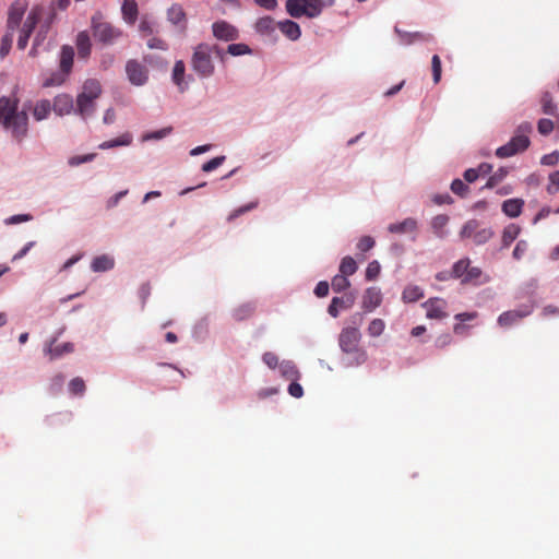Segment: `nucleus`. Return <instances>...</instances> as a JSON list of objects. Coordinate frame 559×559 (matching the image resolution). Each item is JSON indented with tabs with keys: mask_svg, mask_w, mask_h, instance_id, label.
I'll return each mask as SVG.
<instances>
[{
	"mask_svg": "<svg viewBox=\"0 0 559 559\" xmlns=\"http://www.w3.org/2000/svg\"><path fill=\"white\" fill-rule=\"evenodd\" d=\"M213 36L218 40L234 41L239 38V31L226 21H217L212 25Z\"/></svg>",
	"mask_w": 559,
	"mask_h": 559,
	"instance_id": "obj_9",
	"label": "nucleus"
},
{
	"mask_svg": "<svg viewBox=\"0 0 559 559\" xmlns=\"http://www.w3.org/2000/svg\"><path fill=\"white\" fill-rule=\"evenodd\" d=\"M74 350V345L70 342L63 343L61 345L52 346V344L45 350L50 360L57 359L64 354L72 353Z\"/></svg>",
	"mask_w": 559,
	"mask_h": 559,
	"instance_id": "obj_30",
	"label": "nucleus"
},
{
	"mask_svg": "<svg viewBox=\"0 0 559 559\" xmlns=\"http://www.w3.org/2000/svg\"><path fill=\"white\" fill-rule=\"evenodd\" d=\"M306 4L307 17L313 19L319 16L325 3L322 0H302Z\"/></svg>",
	"mask_w": 559,
	"mask_h": 559,
	"instance_id": "obj_36",
	"label": "nucleus"
},
{
	"mask_svg": "<svg viewBox=\"0 0 559 559\" xmlns=\"http://www.w3.org/2000/svg\"><path fill=\"white\" fill-rule=\"evenodd\" d=\"M543 111L546 115H555L557 106L554 104L549 93H545L542 97Z\"/></svg>",
	"mask_w": 559,
	"mask_h": 559,
	"instance_id": "obj_51",
	"label": "nucleus"
},
{
	"mask_svg": "<svg viewBox=\"0 0 559 559\" xmlns=\"http://www.w3.org/2000/svg\"><path fill=\"white\" fill-rule=\"evenodd\" d=\"M126 73H127L129 82L135 86H142L148 80L147 68L134 59L127 61Z\"/></svg>",
	"mask_w": 559,
	"mask_h": 559,
	"instance_id": "obj_7",
	"label": "nucleus"
},
{
	"mask_svg": "<svg viewBox=\"0 0 559 559\" xmlns=\"http://www.w3.org/2000/svg\"><path fill=\"white\" fill-rule=\"evenodd\" d=\"M167 20L179 28L181 33L187 29V15L181 4L174 3L167 10Z\"/></svg>",
	"mask_w": 559,
	"mask_h": 559,
	"instance_id": "obj_14",
	"label": "nucleus"
},
{
	"mask_svg": "<svg viewBox=\"0 0 559 559\" xmlns=\"http://www.w3.org/2000/svg\"><path fill=\"white\" fill-rule=\"evenodd\" d=\"M80 94L94 99L98 98L102 94L100 83L95 79L86 80Z\"/></svg>",
	"mask_w": 559,
	"mask_h": 559,
	"instance_id": "obj_29",
	"label": "nucleus"
},
{
	"mask_svg": "<svg viewBox=\"0 0 559 559\" xmlns=\"http://www.w3.org/2000/svg\"><path fill=\"white\" fill-rule=\"evenodd\" d=\"M254 28L261 35H271L275 32L276 25L271 16H263L255 22Z\"/></svg>",
	"mask_w": 559,
	"mask_h": 559,
	"instance_id": "obj_28",
	"label": "nucleus"
},
{
	"mask_svg": "<svg viewBox=\"0 0 559 559\" xmlns=\"http://www.w3.org/2000/svg\"><path fill=\"white\" fill-rule=\"evenodd\" d=\"M258 206V201H252L246 205H242L236 210H234L227 217V221L228 222H233L235 221L237 217H239L240 215L249 212V211H252L254 210L255 207Z\"/></svg>",
	"mask_w": 559,
	"mask_h": 559,
	"instance_id": "obj_46",
	"label": "nucleus"
},
{
	"mask_svg": "<svg viewBox=\"0 0 559 559\" xmlns=\"http://www.w3.org/2000/svg\"><path fill=\"white\" fill-rule=\"evenodd\" d=\"M281 371L289 380H295L299 377V372L293 362H283L281 365Z\"/></svg>",
	"mask_w": 559,
	"mask_h": 559,
	"instance_id": "obj_49",
	"label": "nucleus"
},
{
	"mask_svg": "<svg viewBox=\"0 0 559 559\" xmlns=\"http://www.w3.org/2000/svg\"><path fill=\"white\" fill-rule=\"evenodd\" d=\"M537 129L542 135H548L554 130V122L550 119H540L537 123Z\"/></svg>",
	"mask_w": 559,
	"mask_h": 559,
	"instance_id": "obj_56",
	"label": "nucleus"
},
{
	"mask_svg": "<svg viewBox=\"0 0 559 559\" xmlns=\"http://www.w3.org/2000/svg\"><path fill=\"white\" fill-rule=\"evenodd\" d=\"M430 39V35H427V34H424V33H419V32H416V33H413V34H405L403 37H402V40L404 44H412L416 40H429Z\"/></svg>",
	"mask_w": 559,
	"mask_h": 559,
	"instance_id": "obj_58",
	"label": "nucleus"
},
{
	"mask_svg": "<svg viewBox=\"0 0 559 559\" xmlns=\"http://www.w3.org/2000/svg\"><path fill=\"white\" fill-rule=\"evenodd\" d=\"M224 160H225L224 156L214 157V158L210 159L209 162H206V163H204L202 165V170L205 171V173L213 171L217 167H219L223 164Z\"/></svg>",
	"mask_w": 559,
	"mask_h": 559,
	"instance_id": "obj_57",
	"label": "nucleus"
},
{
	"mask_svg": "<svg viewBox=\"0 0 559 559\" xmlns=\"http://www.w3.org/2000/svg\"><path fill=\"white\" fill-rule=\"evenodd\" d=\"M528 250V243L526 240H520L518 241V243L515 245V248L513 250V258L515 260H521L527 252Z\"/></svg>",
	"mask_w": 559,
	"mask_h": 559,
	"instance_id": "obj_55",
	"label": "nucleus"
},
{
	"mask_svg": "<svg viewBox=\"0 0 559 559\" xmlns=\"http://www.w3.org/2000/svg\"><path fill=\"white\" fill-rule=\"evenodd\" d=\"M481 277H483L481 270L477 266L469 265L467 267L466 275L463 277V284H468V283L480 284V283L488 282V277H485L483 281H481Z\"/></svg>",
	"mask_w": 559,
	"mask_h": 559,
	"instance_id": "obj_35",
	"label": "nucleus"
},
{
	"mask_svg": "<svg viewBox=\"0 0 559 559\" xmlns=\"http://www.w3.org/2000/svg\"><path fill=\"white\" fill-rule=\"evenodd\" d=\"M382 302V293L379 287H368L364 295L361 306L365 311L370 312L378 308Z\"/></svg>",
	"mask_w": 559,
	"mask_h": 559,
	"instance_id": "obj_12",
	"label": "nucleus"
},
{
	"mask_svg": "<svg viewBox=\"0 0 559 559\" xmlns=\"http://www.w3.org/2000/svg\"><path fill=\"white\" fill-rule=\"evenodd\" d=\"M357 271V263L356 261L347 255L344 257L340 264V273L346 276L353 275Z\"/></svg>",
	"mask_w": 559,
	"mask_h": 559,
	"instance_id": "obj_40",
	"label": "nucleus"
},
{
	"mask_svg": "<svg viewBox=\"0 0 559 559\" xmlns=\"http://www.w3.org/2000/svg\"><path fill=\"white\" fill-rule=\"evenodd\" d=\"M521 233V227L516 224H509L504 227L501 237V248H509L510 245L518 238Z\"/></svg>",
	"mask_w": 559,
	"mask_h": 559,
	"instance_id": "obj_23",
	"label": "nucleus"
},
{
	"mask_svg": "<svg viewBox=\"0 0 559 559\" xmlns=\"http://www.w3.org/2000/svg\"><path fill=\"white\" fill-rule=\"evenodd\" d=\"M254 312V307L251 304H245L239 307H237L234 312L233 317L236 321H243L249 319Z\"/></svg>",
	"mask_w": 559,
	"mask_h": 559,
	"instance_id": "obj_37",
	"label": "nucleus"
},
{
	"mask_svg": "<svg viewBox=\"0 0 559 559\" xmlns=\"http://www.w3.org/2000/svg\"><path fill=\"white\" fill-rule=\"evenodd\" d=\"M421 307L426 309V317L428 319L442 320L448 317V302L442 298H429Z\"/></svg>",
	"mask_w": 559,
	"mask_h": 559,
	"instance_id": "obj_8",
	"label": "nucleus"
},
{
	"mask_svg": "<svg viewBox=\"0 0 559 559\" xmlns=\"http://www.w3.org/2000/svg\"><path fill=\"white\" fill-rule=\"evenodd\" d=\"M139 31L143 37L152 36L155 32V23L144 17L139 24Z\"/></svg>",
	"mask_w": 559,
	"mask_h": 559,
	"instance_id": "obj_48",
	"label": "nucleus"
},
{
	"mask_svg": "<svg viewBox=\"0 0 559 559\" xmlns=\"http://www.w3.org/2000/svg\"><path fill=\"white\" fill-rule=\"evenodd\" d=\"M38 22V14L32 11L23 23L17 38V48L24 50L28 44L31 34Z\"/></svg>",
	"mask_w": 559,
	"mask_h": 559,
	"instance_id": "obj_11",
	"label": "nucleus"
},
{
	"mask_svg": "<svg viewBox=\"0 0 559 559\" xmlns=\"http://www.w3.org/2000/svg\"><path fill=\"white\" fill-rule=\"evenodd\" d=\"M114 265H115V260L107 254H103V255L96 257L92 261L91 269L94 272H106V271L111 270L114 267Z\"/></svg>",
	"mask_w": 559,
	"mask_h": 559,
	"instance_id": "obj_25",
	"label": "nucleus"
},
{
	"mask_svg": "<svg viewBox=\"0 0 559 559\" xmlns=\"http://www.w3.org/2000/svg\"><path fill=\"white\" fill-rule=\"evenodd\" d=\"M431 69L433 82L437 84L440 82L441 79V60L438 55H433L431 58Z\"/></svg>",
	"mask_w": 559,
	"mask_h": 559,
	"instance_id": "obj_54",
	"label": "nucleus"
},
{
	"mask_svg": "<svg viewBox=\"0 0 559 559\" xmlns=\"http://www.w3.org/2000/svg\"><path fill=\"white\" fill-rule=\"evenodd\" d=\"M13 35L14 32L9 29H7V33L3 35L0 44V55L2 57H5L10 52L13 43Z\"/></svg>",
	"mask_w": 559,
	"mask_h": 559,
	"instance_id": "obj_43",
	"label": "nucleus"
},
{
	"mask_svg": "<svg viewBox=\"0 0 559 559\" xmlns=\"http://www.w3.org/2000/svg\"><path fill=\"white\" fill-rule=\"evenodd\" d=\"M74 59V49L71 46H62L60 51L59 68L68 75L71 73Z\"/></svg>",
	"mask_w": 559,
	"mask_h": 559,
	"instance_id": "obj_19",
	"label": "nucleus"
},
{
	"mask_svg": "<svg viewBox=\"0 0 559 559\" xmlns=\"http://www.w3.org/2000/svg\"><path fill=\"white\" fill-rule=\"evenodd\" d=\"M355 298L353 295L344 297H334L328 307V312L332 318H337L340 309H349L353 307Z\"/></svg>",
	"mask_w": 559,
	"mask_h": 559,
	"instance_id": "obj_16",
	"label": "nucleus"
},
{
	"mask_svg": "<svg viewBox=\"0 0 559 559\" xmlns=\"http://www.w3.org/2000/svg\"><path fill=\"white\" fill-rule=\"evenodd\" d=\"M331 286L335 293H341L350 286V282L346 275L337 274L332 278Z\"/></svg>",
	"mask_w": 559,
	"mask_h": 559,
	"instance_id": "obj_41",
	"label": "nucleus"
},
{
	"mask_svg": "<svg viewBox=\"0 0 559 559\" xmlns=\"http://www.w3.org/2000/svg\"><path fill=\"white\" fill-rule=\"evenodd\" d=\"M265 365H267L270 368L274 369L278 364V357L271 352H266L263 354L262 357Z\"/></svg>",
	"mask_w": 559,
	"mask_h": 559,
	"instance_id": "obj_64",
	"label": "nucleus"
},
{
	"mask_svg": "<svg viewBox=\"0 0 559 559\" xmlns=\"http://www.w3.org/2000/svg\"><path fill=\"white\" fill-rule=\"evenodd\" d=\"M361 334L358 326H346L338 335V345L347 355H350V364L361 365L367 360V353L359 346Z\"/></svg>",
	"mask_w": 559,
	"mask_h": 559,
	"instance_id": "obj_4",
	"label": "nucleus"
},
{
	"mask_svg": "<svg viewBox=\"0 0 559 559\" xmlns=\"http://www.w3.org/2000/svg\"><path fill=\"white\" fill-rule=\"evenodd\" d=\"M171 131H173L171 127H166L158 131H153V132L146 133L143 135V141L160 140V139L165 138L166 135L170 134Z\"/></svg>",
	"mask_w": 559,
	"mask_h": 559,
	"instance_id": "obj_53",
	"label": "nucleus"
},
{
	"mask_svg": "<svg viewBox=\"0 0 559 559\" xmlns=\"http://www.w3.org/2000/svg\"><path fill=\"white\" fill-rule=\"evenodd\" d=\"M121 11L124 21L129 24H133L138 17V3L135 0H124Z\"/></svg>",
	"mask_w": 559,
	"mask_h": 559,
	"instance_id": "obj_26",
	"label": "nucleus"
},
{
	"mask_svg": "<svg viewBox=\"0 0 559 559\" xmlns=\"http://www.w3.org/2000/svg\"><path fill=\"white\" fill-rule=\"evenodd\" d=\"M471 261L469 259H461L457 262H455L452 266V275L453 278H461L463 282V277L466 275L467 267L469 266Z\"/></svg>",
	"mask_w": 559,
	"mask_h": 559,
	"instance_id": "obj_39",
	"label": "nucleus"
},
{
	"mask_svg": "<svg viewBox=\"0 0 559 559\" xmlns=\"http://www.w3.org/2000/svg\"><path fill=\"white\" fill-rule=\"evenodd\" d=\"M531 312H532L531 307H525L524 309H521V310H510V311L502 312L498 317V324L502 328H509L512 324L519 322L523 318L531 314Z\"/></svg>",
	"mask_w": 559,
	"mask_h": 559,
	"instance_id": "obj_13",
	"label": "nucleus"
},
{
	"mask_svg": "<svg viewBox=\"0 0 559 559\" xmlns=\"http://www.w3.org/2000/svg\"><path fill=\"white\" fill-rule=\"evenodd\" d=\"M417 221L413 217H407L403 222L390 224L388 230L392 234H412L417 230Z\"/></svg>",
	"mask_w": 559,
	"mask_h": 559,
	"instance_id": "obj_17",
	"label": "nucleus"
},
{
	"mask_svg": "<svg viewBox=\"0 0 559 559\" xmlns=\"http://www.w3.org/2000/svg\"><path fill=\"white\" fill-rule=\"evenodd\" d=\"M132 143V135L129 132H126L118 136L117 139L105 141L99 144L100 150L112 148L116 146H128Z\"/></svg>",
	"mask_w": 559,
	"mask_h": 559,
	"instance_id": "obj_31",
	"label": "nucleus"
},
{
	"mask_svg": "<svg viewBox=\"0 0 559 559\" xmlns=\"http://www.w3.org/2000/svg\"><path fill=\"white\" fill-rule=\"evenodd\" d=\"M523 206L524 201L522 199H509L502 203L501 209L507 216L514 218L521 215Z\"/></svg>",
	"mask_w": 559,
	"mask_h": 559,
	"instance_id": "obj_20",
	"label": "nucleus"
},
{
	"mask_svg": "<svg viewBox=\"0 0 559 559\" xmlns=\"http://www.w3.org/2000/svg\"><path fill=\"white\" fill-rule=\"evenodd\" d=\"M227 53L231 56H243L251 53V49L248 45L239 43V44H230L227 47Z\"/></svg>",
	"mask_w": 559,
	"mask_h": 559,
	"instance_id": "obj_45",
	"label": "nucleus"
},
{
	"mask_svg": "<svg viewBox=\"0 0 559 559\" xmlns=\"http://www.w3.org/2000/svg\"><path fill=\"white\" fill-rule=\"evenodd\" d=\"M277 26L281 32L290 40H297L301 35L300 26L292 20L280 22Z\"/></svg>",
	"mask_w": 559,
	"mask_h": 559,
	"instance_id": "obj_22",
	"label": "nucleus"
},
{
	"mask_svg": "<svg viewBox=\"0 0 559 559\" xmlns=\"http://www.w3.org/2000/svg\"><path fill=\"white\" fill-rule=\"evenodd\" d=\"M508 175V169L504 167L499 168L495 174H492L487 180L485 188L491 189L500 183Z\"/></svg>",
	"mask_w": 559,
	"mask_h": 559,
	"instance_id": "obj_42",
	"label": "nucleus"
},
{
	"mask_svg": "<svg viewBox=\"0 0 559 559\" xmlns=\"http://www.w3.org/2000/svg\"><path fill=\"white\" fill-rule=\"evenodd\" d=\"M285 7L292 17L307 16L306 4L302 0H287Z\"/></svg>",
	"mask_w": 559,
	"mask_h": 559,
	"instance_id": "obj_27",
	"label": "nucleus"
},
{
	"mask_svg": "<svg viewBox=\"0 0 559 559\" xmlns=\"http://www.w3.org/2000/svg\"><path fill=\"white\" fill-rule=\"evenodd\" d=\"M19 103L15 96L0 97V126L21 143L28 135L29 118L25 109L19 110Z\"/></svg>",
	"mask_w": 559,
	"mask_h": 559,
	"instance_id": "obj_1",
	"label": "nucleus"
},
{
	"mask_svg": "<svg viewBox=\"0 0 559 559\" xmlns=\"http://www.w3.org/2000/svg\"><path fill=\"white\" fill-rule=\"evenodd\" d=\"M26 9L27 3L24 0H16L11 4L8 13L7 29L15 32L20 27Z\"/></svg>",
	"mask_w": 559,
	"mask_h": 559,
	"instance_id": "obj_10",
	"label": "nucleus"
},
{
	"mask_svg": "<svg viewBox=\"0 0 559 559\" xmlns=\"http://www.w3.org/2000/svg\"><path fill=\"white\" fill-rule=\"evenodd\" d=\"M85 389V382L80 377H75L69 382V391L73 395H83Z\"/></svg>",
	"mask_w": 559,
	"mask_h": 559,
	"instance_id": "obj_44",
	"label": "nucleus"
},
{
	"mask_svg": "<svg viewBox=\"0 0 559 559\" xmlns=\"http://www.w3.org/2000/svg\"><path fill=\"white\" fill-rule=\"evenodd\" d=\"M91 39L86 32H80L76 36L78 55L82 59H86L91 55Z\"/></svg>",
	"mask_w": 559,
	"mask_h": 559,
	"instance_id": "obj_24",
	"label": "nucleus"
},
{
	"mask_svg": "<svg viewBox=\"0 0 559 559\" xmlns=\"http://www.w3.org/2000/svg\"><path fill=\"white\" fill-rule=\"evenodd\" d=\"M381 271V266L377 260H373L369 262L367 269H366V280L367 281H373L376 280Z\"/></svg>",
	"mask_w": 559,
	"mask_h": 559,
	"instance_id": "obj_52",
	"label": "nucleus"
},
{
	"mask_svg": "<svg viewBox=\"0 0 559 559\" xmlns=\"http://www.w3.org/2000/svg\"><path fill=\"white\" fill-rule=\"evenodd\" d=\"M147 47L150 49H160V50H166L167 49V44L160 39V38H157V37H151L148 40H147Z\"/></svg>",
	"mask_w": 559,
	"mask_h": 559,
	"instance_id": "obj_63",
	"label": "nucleus"
},
{
	"mask_svg": "<svg viewBox=\"0 0 559 559\" xmlns=\"http://www.w3.org/2000/svg\"><path fill=\"white\" fill-rule=\"evenodd\" d=\"M329 289H330L329 283L325 281H321L317 284V286L314 288V294L317 297L322 298V297L328 296Z\"/></svg>",
	"mask_w": 559,
	"mask_h": 559,
	"instance_id": "obj_62",
	"label": "nucleus"
},
{
	"mask_svg": "<svg viewBox=\"0 0 559 559\" xmlns=\"http://www.w3.org/2000/svg\"><path fill=\"white\" fill-rule=\"evenodd\" d=\"M51 103L48 99L37 100L32 108L33 117L36 121L45 120L49 117L51 112Z\"/></svg>",
	"mask_w": 559,
	"mask_h": 559,
	"instance_id": "obj_21",
	"label": "nucleus"
},
{
	"mask_svg": "<svg viewBox=\"0 0 559 559\" xmlns=\"http://www.w3.org/2000/svg\"><path fill=\"white\" fill-rule=\"evenodd\" d=\"M532 132V123L523 121L515 128L509 142L496 150V156L499 158H508L525 152L531 145L530 135Z\"/></svg>",
	"mask_w": 559,
	"mask_h": 559,
	"instance_id": "obj_3",
	"label": "nucleus"
},
{
	"mask_svg": "<svg viewBox=\"0 0 559 559\" xmlns=\"http://www.w3.org/2000/svg\"><path fill=\"white\" fill-rule=\"evenodd\" d=\"M385 328V323L382 319H373L368 326V333L372 337L380 336Z\"/></svg>",
	"mask_w": 559,
	"mask_h": 559,
	"instance_id": "obj_47",
	"label": "nucleus"
},
{
	"mask_svg": "<svg viewBox=\"0 0 559 559\" xmlns=\"http://www.w3.org/2000/svg\"><path fill=\"white\" fill-rule=\"evenodd\" d=\"M424 297V290L417 285H408L402 293L404 302H415Z\"/></svg>",
	"mask_w": 559,
	"mask_h": 559,
	"instance_id": "obj_32",
	"label": "nucleus"
},
{
	"mask_svg": "<svg viewBox=\"0 0 559 559\" xmlns=\"http://www.w3.org/2000/svg\"><path fill=\"white\" fill-rule=\"evenodd\" d=\"M69 75L63 71L59 70L57 72L51 73L47 79H45L43 86L51 87L59 86L63 84Z\"/></svg>",
	"mask_w": 559,
	"mask_h": 559,
	"instance_id": "obj_38",
	"label": "nucleus"
},
{
	"mask_svg": "<svg viewBox=\"0 0 559 559\" xmlns=\"http://www.w3.org/2000/svg\"><path fill=\"white\" fill-rule=\"evenodd\" d=\"M448 223H449L448 215L440 214V215L435 216L431 219V228L433 230V234L439 238H443L445 236L444 228L448 225Z\"/></svg>",
	"mask_w": 559,
	"mask_h": 559,
	"instance_id": "obj_33",
	"label": "nucleus"
},
{
	"mask_svg": "<svg viewBox=\"0 0 559 559\" xmlns=\"http://www.w3.org/2000/svg\"><path fill=\"white\" fill-rule=\"evenodd\" d=\"M94 102H95L94 98L86 97L82 94H79L78 98H76V110L75 111L84 119L90 117L95 111V103Z\"/></svg>",
	"mask_w": 559,
	"mask_h": 559,
	"instance_id": "obj_18",
	"label": "nucleus"
},
{
	"mask_svg": "<svg viewBox=\"0 0 559 559\" xmlns=\"http://www.w3.org/2000/svg\"><path fill=\"white\" fill-rule=\"evenodd\" d=\"M215 53L222 61L224 60V51L217 45H209L205 43L194 47L191 57L192 70L202 79L210 78L214 74L215 66L212 53Z\"/></svg>",
	"mask_w": 559,
	"mask_h": 559,
	"instance_id": "obj_2",
	"label": "nucleus"
},
{
	"mask_svg": "<svg viewBox=\"0 0 559 559\" xmlns=\"http://www.w3.org/2000/svg\"><path fill=\"white\" fill-rule=\"evenodd\" d=\"M92 31L94 38L104 45H112L123 34L120 28L104 21L99 13L92 17Z\"/></svg>",
	"mask_w": 559,
	"mask_h": 559,
	"instance_id": "obj_5",
	"label": "nucleus"
},
{
	"mask_svg": "<svg viewBox=\"0 0 559 559\" xmlns=\"http://www.w3.org/2000/svg\"><path fill=\"white\" fill-rule=\"evenodd\" d=\"M374 246V240L373 238H371L370 236H364L362 238L359 239L358 243H357V249L360 250L361 252H367L369 250H371Z\"/></svg>",
	"mask_w": 559,
	"mask_h": 559,
	"instance_id": "obj_60",
	"label": "nucleus"
},
{
	"mask_svg": "<svg viewBox=\"0 0 559 559\" xmlns=\"http://www.w3.org/2000/svg\"><path fill=\"white\" fill-rule=\"evenodd\" d=\"M185 73H186V66L182 60H178L175 62L174 69H173V81L174 83L181 90H185Z\"/></svg>",
	"mask_w": 559,
	"mask_h": 559,
	"instance_id": "obj_34",
	"label": "nucleus"
},
{
	"mask_svg": "<svg viewBox=\"0 0 559 559\" xmlns=\"http://www.w3.org/2000/svg\"><path fill=\"white\" fill-rule=\"evenodd\" d=\"M95 157V154H86V155H78V156H73L69 159V164L71 166H78V165H81L83 163H87V162H91L93 160Z\"/></svg>",
	"mask_w": 559,
	"mask_h": 559,
	"instance_id": "obj_61",
	"label": "nucleus"
},
{
	"mask_svg": "<svg viewBox=\"0 0 559 559\" xmlns=\"http://www.w3.org/2000/svg\"><path fill=\"white\" fill-rule=\"evenodd\" d=\"M51 108L58 116L69 115L74 110L73 98L69 94H59L53 98Z\"/></svg>",
	"mask_w": 559,
	"mask_h": 559,
	"instance_id": "obj_15",
	"label": "nucleus"
},
{
	"mask_svg": "<svg viewBox=\"0 0 559 559\" xmlns=\"http://www.w3.org/2000/svg\"><path fill=\"white\" fill-rule=\"evenodd\" d=\"M453 343V337L449 333L439 335L435 341V346L439 349H443Z\"/></svg>",
	"mask_w": 559,
	"mask_h": 559,
	"instance_id": "obj_59",
	"label": "nucleus"
},
{
	"mask_svg": "<svg viewBox=\"0 0 559 559\" xmlns=\"http://www.w3.org/2000/svg\"><path fill=\"white\" fill-rule=\"evenodd\" d=\"M462 238H471L476 245H484L490 240L495 233L490 227H480V223L471 219L464 224L460 233Z\"/></svg>",
	"mask_w": 559,
	"mask_h": 559,
	"instance_id": "obj_6",
	"label": "nucleus"
},
{
	"mask_svg": "<svg viewBox=\"0 0 559 559\" xmlns=\"http://www.w3.org/2000/svg\"><path fill=\"white\" fill-rule=\"evenodd\" d=\"M451 190L454 194L464 198L467 195L469 188L461 179H454L451 183Z\"/></svg>",
	"mask_w": 559,
	"mask_h": 559,
	"instance_id": "obj_50",
	"label": "nucleus"
}]
</instances>
